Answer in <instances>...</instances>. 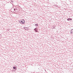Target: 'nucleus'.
I'll return each instance as SVG.
<instances>
[{"instance_id": "obj_1", "label": "nucleus", "mask_w": 73, "mask_h": 73, "mask_svg": "<svg viewBox=\"0 0 73 73\" xmlns=\"http://www.w3.org/2000/svg\"><path fill=\"white\" fill-rule=\"evenodd\" d=\"M25 23V21L24 19H22V24H24Z\"/></svg>"}, {"instance_id": "obj_2", "label": "nucleus", "mask_w": 73, "mask_h": 73, "mask_svg": "<svg viewBox=\"0 0 73 73\" xmlns=\"http://www.w3.org/2000/svg\"><path fill=\"white\" fill-rule=\"evenodd\" d=\"M34 31L36 32H38L37 29H36V28L34 29Z\"/></svg>"}, {"instance_id": "obj_3", "label": "nucleus", "mask_w": 73, "mask_h": 73, "mask_svg": "<svg viewBox=\"0 0 73 73\" xmlns=\"http://www.w3.org/2000/svg\"><path fill=\"white\" fill-rule=\"evenodd\" d=\"M13 68L15 69V70H17V68H16V67H13Z\"/></svg>"}, {"instance_id": "obj_4", "label": "nucleus", "mask_w": 73, "mask_h": 73, "mask_svg": "<svg viewBox=\"0 0 73 73\" xmlns=\"http://www.w3.org/2000/svg\"><path fill=\"white\" fill-rule=\"evenodd\" d=\"M19 22L21 23V24H22V21H19Z\"/></svg>"}, {"instance_id": "obj_5", "label": "nucleus", "mask_w": 73, "mask_h": 73, "mask_svg": "<svg viewBox=\"0 0 73 73\" xmlns=\"http://www.w3.org/2000/svg\"><path fill=\"white\" fill-rule=\"evenodd\" d=\"M70 18H68V19H67V20H68V21H70Z\"/></svg>"}, {"instance_id": "obj_6", "label": "nucleus", "mask_w": 73, "mask_h": 73, "mask_svg": "<svg viewBox=\"0 0 73 73\" xmlns=\"http://www.w3.org/2000/svg\"><path fill=\"white\" fill-rule=\"evenodd\" d=\"M35 26L36 27H37V26H38V24H35Z\"/></svg>"}, {"instance_id": "obj_7", "label": "nucleus", "mask_w": 73, "mask_h": 73, "mask_svg": "<svg viewBox=\"0 0 73 73\" xmlns=\"http://www.w3.org/2000/svg\"><path fill=\"white\" fill-rule=\"evenodd\" d=\"M73 29L71 30V33H72V32H73Z\"/></svg>"}, {"instance_id": "obj_8", "label": "nucleus", "mask_w": 73, "mask_h": 73, "mask_svg": "<svg viewBox=\"0 0 73 73\" xmlns=\"http://www.w3.org/2000/svg\"><path fill=\"white\" fill-rule=\"evenodd\" d=\"M14 11H16V10L15 9H14Z\"/></svg>"}, {"instance_id": "obj_9", "label": "nucleus", "mask_w": 73, "mask_h": 73, "mask_svg": "<svg viewBox=\"0 0 73 73\" xmlns=\"http://www.w3.org/2000/svg\"><path fill=\"white\" fill-rule=\"evenodd\" d=\"M70 19V20H72V19Z\"/></svg>"}]
</instances>
